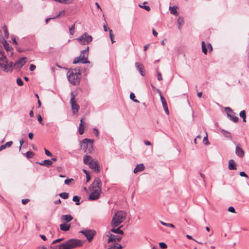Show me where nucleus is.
<instances>
[{
	"label": "nucleus",
	"instance_id": "nucleus-1",
	"mask_svg": "<svg viewBox=\"0 0 249 249\" xmlns=\"http://www.w3.org/2000/svg\"><path fill=\"white\" fill-rule=\"evenodd\" d=\"M101 183L100 179L96 178L93 182L89 186L88 189L85 188V190L90 195L88 197L89 200H97L100 196L101 189L100 186Z\"/></svg>",
	"mask_w": 249,
	"mask_h": 249
},
{
	"label": "nucleus",
	"instance_id": "nucleus-2",
	"mask_svg": "<svg viewBox=\"0 0 249 249\" xmlns=\"http://www.w3.org/2000/svg\"><path fill=\"white\" fill-rule=\"evenodd\" d=\"M83 241L74 238H71L60 244L58 247L59 249H72L76 247L81 246Z\"/></svg>",
	"mask_w": 249,
	"mask_h": 249
},
{
	"label": "nucleus",
	"instance_id": "nucleus-3",
	"mask_svg": "<svg viewBox=\"0 0 249 249\" xmlns=\"http://www.w3.org/2000/svg\"><path fill=\"white\" fill-rule=\"evenodd\" d=\"M67 77L69 81L73 85L79 83L81 79L80 69H71L67 72Z\"/></svg>",
	"mask_w": 249,
	"mask_h": 249
},
{
	"label": "nucleus",
	"instance_id": "nucleus-4",
	"mask_svg": "<svg viewBox=\"0 0 249 249\" xmlns=\"http://www.w3.org/2000/svg\"><path fill=\"white\" fill-rule=\"evenodd\" d=\"M126 213L124 211H118L113 216L111 221L112 227H118L126 218Z\"/></svg>",
	"mask_w": 249,
	"mask_h": 249
},
{
	"label": "nucleus",
	"instance_id": "nucleus-5",
	"mask_svg": "<svg viewBox=\"0 0 249 249\" xmlns=\"http://www.w3.org/2000/svg\"><path fill=\"white\" fill-rule=\"evenodd\" d=\"M0 57V69L5 72H11L13 67V63L8 61L6 56L3 53Z\"/></svg>",
	"mask_w": 249,
	"mask_h": 249
},
{
	"label": "nucleus",
	"instance_id": "nucleus-6",
	"mask_svg": "<svg viewBox=\"0 0 249 249\" xmlns=\"http://www.w3.org/2000/svg\"><path fill=\"white\" fill-rule=\"evenodd\" d=\"M89 50V47H87L85 50L82 51L80 55L74 58L73 63H82L85 64L89 63V61L88 60Z\"/></svg>",
	"mask_w": 249,
	"mask_h": 249
},
{
	"label": "nucleus",
	"instance_id": "nucleus-7",
	"mask_svg": "<svg viewBox=\"0 0 249 249\" xmlns=\"http://www.w3.org/2000/svg\"><path fill=\"white\" fill-rule=\"evenodd\" d=\"M93 140L85 138L81 142V147L85 152L91 153L93 151Z\"/></svg>",
	"mask_w": 249,
	"mask_h": 249
},
{
	"label": "nucleus",
	"instance_id": "nucleus-8",
	"mask_svg": "<svg viewBox=\"0 0 249 249\" xmlns=\"http://www.w3.org/2000/svg\"><path fill=\"white\" fill-rule=\"evenodd\" d=\"M76 40L82 45L88 44L92 40V37L87 33H85Z\"/></svg>",
	"mask_w": 249,
	"mask_h": 249
},
{
	"label": "nucleus",
	"instance_id": "nucleus-9",
	"mask_svg": "<svg viewBox=\"0 0 249 249\" xmlns=\"http://www.w3.org/2000/svg\"><path fill=\"white\" fill-rule=\"evenodd\" d=\"M76 93L74 92H72L71 93V98L70 100V104L71 105V108L73 114L76 113L79 108V105L77 104L75 101V97Z\"/></svg>",
	"mask_w": 249,
	"mask_h": 249
},
{
	"label": "nucleus",
	"instance_id": "nucleus-10",
	"mask_svg": "<svg viewBox=\"0 0 249 249\" xmlns=\"http://www.w3.org/2000/svg\"><path fill=\"white\" fill-rule=\"evenodd\" d=\"M225 110L227 114V116L230 120H232L234 123L238 122V117L236 116L235 113L231 108L226 107Z\"/></svg>",
	"mask_w": 249,
	"mask_h": 249
},
{
	"label": "nucleus",
	"instance_id": "nucleus-11",
	"mask_svg": "<svg viewBox=\"0 0 249 249\" xmlns=\"http://www.w3.org/2000/svg\"><path fill=\"white\" fill-rule=\"evenodd\" d=\"M79 232L83 234L89 242L92 241L95 235L94 231L92 230H83L80 231Z\"/></svg>",
	"mask_w": 249,
	"mask_h": 249
},
{
	"label": "nucleus",
	"instance_id": "nucleus-12",
	"mask_svg": "<svg viewBox=\"0 0 249 249\" xmlns=\"http://www.w3.org/2000/svg\"><path fill=\"white\" fill-rule=\"evenodd\" d=\"M27 61V58L26 57H22L17 61L15 64H13V67L16 69L21 68Z\"/></svg>",
	"mask_w": 249,
	"mask_h": 249
},
{
	"label": "nucleus",
	"instance_id": "nucleus-13",
	"mask_svg": "<svg viewBox=\"0 0 249 249\" xmlns=\"http://www.w3.org/2000/svg\"><path fill=\"white\" fill-rule=\"evenodd\" d=\"M135 66L137 70L140 72L141 75L144 76L145 75V72L144 71V68L142 64L136 62L135 63Z\"/></svg>",
	"mask_w": 249,
	"mask_h": 249
},
{
	"label": "nucleus",
	"instance_id": "nucleus-14",
	"mask_svg": "<svg viewBox=\"0 0 249 249\" xmlns=\"http://www.w3.org/2000/svg\"><path fill=\"white\" fill-rule=\"evenodd\" d=\"M235 153L238 156L240 157H243L244 156V151L240 147L239 144H237L236 146Z\"/></svg>",
	"mask_w": 249,
	"mask_h": 249
},
{
	"label": "nucleus",
	"instance_id": "nucleus-15",
	"mask_svg": "<svg viewBox=\"0 0 249 249\" xmlns=\"http://www.w3.org/2000/svg\"><path fill=\"white\" fill-rule=\"evenodd\" d=\"M122 226L117 227L116 228V227H112V228L110 230V231L115 233L119 234V235H123L124 234V232L123 230H121V228Z\"/></svg>",
	"mask_w": 249,
	"mask_h": 249
},
{
	"label": "nucleus",
	"instance_id": "nucleus-16",
	"mask_svg": "<svg viewBox=\"0 0 249 249\" xmlns=\"http://www.w3.org/2000/svg\"><path fill=\"white\" fill-rule=\"evenodd\" d=\"M121 239L122 237L120 236V235H115L114 234L110 233V242H119L121 240Z\"/></svg>",
	"mask_w": 249,
	"mask_h": 249
},
{
	"label": "nucleus",
	"instance_id": "nucleus-17",
	"mask_svg": "<svg viewBox=\"0 0 249 249\" xmlns=\"http://www.w3.org/2000/svg\"><path fill=\"white\" fill-rule=\"evenodd\" d=\"M36 163L40 165L45 166L47 167H49L50 166L53 164V162L52 161V160H45L41 162H36Z\"/></svg>",
	"mask_w": 249,
	"mask_h": 249
},
{
	"label": "nucleus",
	"instance_id": "nucleus-18",
	"mask_svg": "<svg viewBox=\"0 0 249 249\" xmlns=\"http://www.w3.org/2000/svg\"><path fill=\"white\" fill-rule=\"evenodd\" d=\"M73 219L72 216L70 214L63 215L61 216V221L68 223Z\"/></svg>",
	"mask_w": 249,
	"mask_h": 249
},
{
	"label": "nucleus",
	"instance_id": "nucleus-19",
	"mask_svg": "<svg viewBox=\"0 0 249 249\" xmlns=\"http://www.w3.org/2000/svg\"><path fill=\"white\" fill-rule=\"evenodd\" d=\"M236 163L233 160H230L229 161L228 168L229 170H236Z\"/></svg>",
	"mask_w": 249,
	"mask_h": 249
},
{
	"label": "nucleus",
	"instance_id": "nucleus-20",
	"mask_svg": "<svg viewBox=\"0 0 249 249\" xmlns=\"http://www.w3.org/2000/svg\"><path fill=\"white\" fill-rule=\"evenodd\" d=\"M144 169V166L143 163H141L137 164L136 167L134 168L133 170V173L136 174L138 172H141L143 171Z\"/></svg>",
	"mask_w": 249,
	"mask_h": 249
},
{
	"label": "nucleus",
	"instance_id": "nucleus-21",
	"mask_svg": "<svg viewBox=\"0 0 249 249\" xmlns=\"http://www.w3.org/2000/svg\"><path fill=\"white\" fill-rule=\"evenodd\" d=\"M88 165L89 167L92 170L94 171H98V166L96 161H94L93 160L90 162Z\"/></svg>",
	"mask_w": 249,
	"mask_h": 249
},
{
	"label": "nucleus",
	"instance_id": "nucleus-22",
	"mask_svg": "<svg viewBox=\"0 0 249 249\" xmlns=\"http://www.w3.org/2000/svg\"><path fill=\"white\" fill-rule=\"evenodd\" d=\"M71 227L70 224L63 223L60 225V229L61 231H69Z\"/></svg>",
	"mask_w": 249,
	"mask_h": 249
},
{
	"label": "nucleus",
	"instance_id": "nucleus-23",
	"mask_svg": "<svg viewBox=\"0 0 249 249\" xmlns=\"http://www.w3.org/2000/svg\"><path fill=\"white\" fill-rule=\"evenodd\" d=\"M177 23H178V29L179 30H181L182 26L184 24L183 18L182 17H178V20H177Z\"/></svg>",
	"mask_w": 249,
	"mask_h": 249
},
{
	"label": "nucleus",
	"instance_id": "nucleus-24",
	"mask_svg": "<svg viewBox=\"0 0 249 249\" xmlns=\"http://www.w3.org/2000/svg\"><path fill=\"white\" fill-rule=\"evenodd\" d=\"M92 160V158L89 155H85L83 158L84 163L87 165H88Z\"/></svg>",
	"mask_w": 249,
	"mask_h": 249
},
{
	"label": "nucleus",
	"instance_id": "nucleus-25",
	"mask_svg": "<svg viewBox=\"0 0 249 249\" xmlns=\"http://www.w3.org/2000/svg\"><path fill=\"white\" fill-rule=\"evenodd\" d=\"M3 47L7 52H11L12 50V48L9 46V44L7 43L5 39H4L2 42Z\"/></svg>",
	"mask_w": 249,
	"mask_h": 249
},
{
	"label": "nucleus",
	"instance_id": "nucleus-26",
	"mask_svg": "<svg viewBox=\"0 0 249 249\" xmlns=\"http://www.w3.org/2000/svg\"><path fill=\"white\" fill-rule=\"evenodd\" d=\"M177 8H178V7L176 5H174L172 7L170 6L169 8V9L170 11V13L174 15H178Z\"/></svg>",
	"mask_w": 249,
	"mask_h": 249
},
{
	"label": "nucleus",
	"instance_id": "nucleus-27",
	"mask_svg": "<svg viewBox=\"0 0 249 249\" xmlns=\"http://www.w3.org/2000/svg\"><path fill=\"white\" fill-rule=\"evenodd\" d=\"M13 143L12 141L7 142L4 144H3L0 146V151L5 149L6 147H10Z\"/></svg>",
	"mask_w": 249,
	"mask_h": 249
},
{
	"label": "nucleus",
	"instance_id": "nucleus-28",
	"mask_svg": "<svg viewBox=\"0 0 249 249\" xmlns=\"http://www.w3.org/2000/svg\"><path fill=\"white\" fill-rule=\"evenodd\" d=\"M201 46H202V50L203 53L206 54L208 52L207 50V45H205V42L204 41H202L201 43Z\"/></svg>",
	"mask_w": 249,
	"mask_h": 249
},
{
	"label": "nucleus",
	"instance_id": "nucleus-29",
	"mask_svg": "<svg viewBox=\"0 0 249 249\" xmlns=\"http://www.w3.org/2000/svg\"><path fill=\"white\" fill-rule=\"evenodd\" d=\"M3 30L4 34V37L5 38H8L9 37V34L6 26H4L3 27Z\"/></svg>",
	"mask_w": 249,
	"mask_h": 249
},
{
	"label": "nucleus",
	"instance_id": "nucleus-30",
	"mask_svg": "<svg viewBox=\"0 0 249 249\" xmlns=\"http://www.w3.org/2000/svg\"><path fill=\"white\" fill-rule=\"evenodd\" d=\"M162 107H163L164 110L165 112L166 113V114L167 115L169 114V112L167 103L163 102V104H162Z\"/></svg>",
	"mask_w": 249,
	"mask_h": 249
},
{
	"label": "nucleus",
	"instance_id": "nucleus-31",
	"mask_svg": "<svg viewBox=\"0 0 249 249\" xmlns=\"http://www.w3.org/2000/svg\"><path fill=\"white\" fill-rule=\"evenodd\" d=\"M156 90L157 91V92H158V93H159V95L160 96V100H161V102L162 104H163V102H166V101H165V99L164 98V97L162 95L161 91L159 89H156Z\"/></svg>",
	"mask_w": 249,
	"mask_h": 249
},
{
	"label": "nucleus",
	"instance_id": "nucleus-32",
	"mask_svg": "<svg viewBox=\"0 0 249 249\" xmlns=\"http://www.w3.org/2000/svg\"><path fill=\"white\" fill-rule=\"evenodd\" d=\"M59 196L62 198L66 199L69 197V194L66 192L59 194Z\"/></svg>",
	"mask_w": 249,
	"mask_h": 249
},
{
	"label": "nucleus",
	"instance_id": "nucleus-33",
	"mask_svg": "<svg viewBox=\"0 0 249 249\" xmlns=\"http://www.w3.org/2000/svg\"><path fill=\"white\" fill-rule=\"evenodd\" d=\"M72 200L75 202V204L78 205L80 204V197L77 196H75L73 197Z\"/></svg>",
	"mask_w": 249,
	"mask_h": 249
},
{
	"label": "nucleus",
	"instance_id": "nucleus-34",
	"mask_svg": "<svg viewBox=\"0 0 249 249\" xmlns=\"http://www.w3.org/2000/svg\"><path fill=\"white\" fill-rule=\"evenodd\" d=\"M222 134L227 138H231L230 133L229 132H227L224 130H222Z\"/></svg>",
	"mask_w": 249,
	"mask_h": 249
},
{
	"label": "nucleus",
	"instance_id": "nucleus-35",
	"mask_svg": "<svg viewBox=\"0 0 249 249\" xmlns=\"http://www.w3.org/2000/svg\"><path fill=\"white\" fill-rule=\"evenodd\" d=\"M85 125H79L78 128V132L80 135H82L84 133L85 130Z\"/></svg>",
	"mask_w": 249,
	"mask_h": 249
},
{
	"label": "nucleus",
	"instance_id": "nucleus-36",
	"mask_svg": "<svg viewBox=\"0 0 249 249\" xmlns=\"http://www.w3.org/2000/svg\"><path fill=\"white\" fill-rule=\"evenodd\" d=\"M160 223L164 225V226H166L167 227H171V228H175V226L171 224V223H165L164 222H163V221H160Z\"/></svg>",
	"mask_w": 249,
	"mask_h": 249
},
{
	"label": "nucleus",
	"instance_id": "nucleus-37",
	"mask_svg": "<svg viewBox=\"0 0 249 249\" xmlns=\"http://www.w3.org/2000/svg\"><path fill=\"white\" fill-rule=\"evenodd\" d=\"M54 234V231L52 229H51L49 231V233H47V235L49 238H52L53 237Z\"/></svg>",
	"mask_w": 249,
	"mask_h": 249
},
{
	"label": "nucleus",
	"instance_id": "nucleus-38",
	"mask_svg": "<svg viewBox=\"0 0 249 249\" xmlns=\"http://www.w3.org/2000/svg\"><path fill=\"white\" fill-rule=\"evenodd\" d=\"M25 156L28 159L31 158L33 156V153L31 151H28L26 153Z\"/></svg>",
	"mask_w": 249,
	"mask_h": 249
},
{
	"label": "nucleus",
	"instance_id": "nucleus-39",
	"mask_svg": "<svg viewBox=\"0 0 249 249\" xmlns=\"http://www.w3.org/2000/svg\"><path fill=\"white\" fill-rule=\"evenodd\" d=\"M75 24L69 28L70 33L73 35L74 33Z\"/></svg>",
	"mask_w": 249,
	"mask_h": 249
},
{
	"label": "nucleus",
	"instance_id": "nucleus-40",
	"mask_svg": "<svg viewBox=\"0 0 249 249\" xmlns=\"http://www.w3.org/2000/svg\"><path fill=\"white\" fill-rule=\"evenodd\" d=\"M160 247L162 249H165L167 248V245L164 242H160L159 243Z\"/></svg>",
	"mask_w": 249,
	"mask_h": 249
},
{
	"label": "nucleus",
	"instance_id": "nucleus-41",
	"mask_svg": "<svg viewBox=\"0 0 249 249\" xmlns=\"http://www.w3.org/2000/svg\"><path fill=\"white\" fill-rule=\"evenodd\" d=\"M17 83L18 86H21L23 85V82L22 79L20 78H18L17 79Z\"/></svg>",
	"mask_w": 249,
	"mask_h": 249
},
{
	"label": "nucleus",
	"instance_id": "nucleus-42",
	"mask_svg": "<svg viewBox=\"0 0 249 249\" xmlns=\"http://www.w3.org/2000/svg\"><path fill=\"white\" fill-rule=\"evenodd\" d=\"M239 116L242 118H246V111L245 110L241 111L239 113Z\"/></svg>",
	"mask_w": 249,
	"mask_h": 249
},
{
	"label": "nucleus",
	"instance_id": "nucleus-43",
	"mask_svg": "<svg viewBox=\"0 0 249 249\" xmlns=\"http://www.w3.org/2000/svg\"><path fill=\"white\" fill-rule=\"evenodd\" d=\"M64 13H65V10H62V11H60L57 16H56L54 17H53V18H59L62 14H64Z\"/></svg>",
	"mask_w": 249,
	"mask_h": 249
},
{
	"label": "nucleus",
	"instance_id": "nucleus-44",
	"mask_svg": "<svg viewBox=\"0 0 249 249\" xmlns=\"http://www.w3.org/2000/svg\"><path fill=\"white\" fill-rule=\"evenodd\" d=\"M112 32V30H110V39L111 41V43H113L114 42H115V41L114 40V36H113V34L111 33Z\"/></svg>",
	"mask_w": 249,
	"mask_h": 249
},
{
	"label": "nucleus",
	"instance_id": "nucleus-45",
	"mask_svg": "<svg viewBox=\"0 0 249 249\" xmlns=\"http://www.w3.org/2000/svg\"><path fill=\"white\" fill-rule=\"evenodd\" d=\"M114 247L116 248V249H122V246L118 243H114Z\"/></svg>",
	"mask_w": 249,
	"mask_h": 249
},
{
	"label": "nucleus",
	"instance_id": "nucleus-46",
	"mask_svg": "<svg viewBox=\"0 0 249 249\" xmlns=\"http://www.w3.org/2000/svg\"><path fill=\"white\" fill-rule=\"evenodd\" d=\"M44 150H45V154L47 156L51 157L52 156V154L49 150H48L46 148H44Z\"/></svg>",
	"mask_w": 249,
	"mask_h": 249
},
{
	"label": "nucleus",
	"instance_id": "nucleus-47",
	"mask_svg": "<svg viewBox=\"0 0 249 249\" xmlns=\"http://www.w3.org/2000/svg\"><path fill=\"white\" fill-rule=\"evenodd\" d=\"M157 79L159 81H161L162 80L161 74L160 72L157 73Z\"/></svg>",
	"mask_w": 249,
	"mask_h": 249
},
{
	"label": "nucleus",
	"instance_id": "nucleus-48",
	"mask_svg": "<svg viewBox=\"0 0 249 249\" xmlns=\"http://www.w3.org/2000/svg\"><path fill=\"white\" fill-rule=\"evenodd\" d=\"M228 211L232 213H235V209L232 206H231L228 208Z\"/></svg>",
	"mask_w": 249,
	"mask_h": 249
},
{
	"label": "nucleus",
	"instance_id": "nucleus-49",
	"mask_svg": "<svg viewBox=\"0 0 249 249\" xmlns=\"http://www.w3.org/2000/svg\"><path fill=\"white\" fill-rule=\"evenodd\" d=\"M139 6L140 7L143 8V9H144L145 10H147V11H149L150 10V7H149V6H145V5H144V6H142V5H140V4Z\"/></svg>",
	"mask_w": 249,
	"mask_h": 249
},
{
	"label": "nucleus",
	"instance_id": "nucleus-50",
	"mask_svg": "<svg viewBox=\"0 0 249 249\" xmlns=\"http://www.w3.org/2000/svg\"><path fill=\"white\" fill-rule=\"evenodd\" d=\"M203 142H205V144H208L209 143L208 140V136L207 134L206 133V136L204 137L203 138Z\"/></svg>",
	"mask_w": 249,
	"mask_h": 249
},
{
	"label": "nucleus",
	"instance_id": "nucleus-51",
	"mask_svg": "<svg viewBox=\"0 0 249 249\" xmlns=\"http://www.w3.org/2000/svg\"><path fill=\"white\" fill-rule=\"evenodd\" d=\"M73 179L72 178H71V179H66L65 180V183L66 184H67V185L70 184V183H71L72 181H73Z\"/></svg>",
	"mask_w": 249,
	"mask_h": 249
},
{
	"label": "nucleus",
	"instance_id": "nucleus-52",
	"mask_svg": "<svg viewBox=\"0 0 249 249\" xmlns=\"http://www.w3.org/2000/svg\"><path fill=\"white\" fill-rule=\"evenodd\" d=\"M63 240H64V239H63V238H58V239H56V240H54V241L53 242L52 244H56V243H57V242H61V241H63Z\"/></svg>",
	"mask_w": 249,
	"mask_h": 249
},
{
	"label": "nucleus",
	"instance_id": "nucleus-53",
	"mask_svg": "<svg viewBox=\"0 0 249 249\" xmlns=\"http://www.w3.org/2000/svg\"><path fill=\"white\" fill-rule=\"evenodd\" d=\"M36 68V67L35 65L31 64L30 66V70L31 71H34L35 70Z\"/></svg>",
	"mask_w": 249,
	"mask_h": 249
},
{
	"label": "nucleus",
	"instance_id": "nucleus-54",
	"mask_svg": "<svg viewBox=\"0 0 249 249\" xmlns=\"http://www.w3.org/2000/svg\"><path fill=\"white\" fill-rule=\"evenodd\" d=\"M130 98L131 100H134L135 98V94L133 92H131L130 94Z\"/></svg>",
	"mask_w": 249,
	"mask_h": 249
},
{
	"label": "nucleus",
	"instance_id": "nucleus-55",
	"mask_svg": "<svg viewBox=\"0 0 249 249\" xmlns=\"http://www.w3.org/2000/svg\"><path fill=\"white\" fill-rule=\"evenodd\" d=\"M37 120L39 124H42V119L40 115L38 114L37 116Z\"/></svg>",
	"mask_w": 249,
	"mask_h": 249
},
{
	"label": "nucleus",
	"instance_id": "nucleus-56",
	"mask_svg": "<svg viewBox=\"0 0 249 249\" xmlns=\"http://www.w3.org/2000/svg\"><path fill=\"white\" fill-rule=\"evenodd\" d=\"M207 50L209 49V51H212V50H213L212 46L211 45V44L210 43H208L207 44Z\"/></svg>",
	"mask_w": 249,
	"mask_h": 249
},
{
	"label": "nucleus",
	"instance_id": "nucleus-57",
	"mask_svg": "<svg viewBox=\"0 0 249 249\" xmlns=\"http://www.w3.org/2000/svg\"><path fill=\"white\" fill-rule=\"evenodd\" d=\"M29 201V199H23L22 200L21 202L23 204H26Z\"/></svg>",
	"mask_w": 249,
	"mask_h": 249
},
{
	"label": "nucleus",
	"instance_id": "nucleus-58",
	"mask_svg": "<svg viewBox=\"0 0 249 249\" xmlns=\"http://www.w3.org/2000/svg\"><path fill=\"white\" fill-rule=\"evenodd\" d=\"M239 175L241 177H248L247 175L244 172H240Z\"/></svg>",
	"mask_w": 249,
	"mask_h": 249
},
{
	"label": "nucleus",
	"instance_id": "nucleus-59",
	"mask_svg": "<svg viewBox=\"0 0 249 249\" xmlns=\"http://www.w3.org/2000/svg\"><path fill=\"white\" fill-rule=\"evenodd\" d=\"M23 142H24V141L22 139H21L20 141H19V143H20V146H19V150H20L21 149V146L22 145V144H23Z\"/></svg>",
	"mask_w": 249,
	"mask_h": 249
},
{
	"label": "nucleus",
	"instance_id": "nucleus-60",
	"mask_svg": "<svg viewBox=\"0 0 249 249\" xmlns=\"http://www.w3.org/2000/svg\"><path fill=\"white\" fill-rule=\"evenodd\" d=\"M12 40L13 42L15 44H16V45H17V41H16V37H14V36H12Z\"/></svg>",
	"mask_w": 249,
	"mask_h": 249
},
{
	"label": "nucleus",
	"instance_id": "nucleus-61",
	"mask_svg": "<svg viewBox=\"0 0 249 249\" xmlns=\"http://www.w3.org/2000/svg\"><path fill=\"white\" fill-rule=\"evenodd\" d=\"M39 236L44 241H46L47 240L46 237L44 235L40 234Z\"/></svg>",
	"mask_w": 249,
	"mask_h": 249
},
{
	"label": "nucleus",
	"instance_id": "nucleus-62",
	"mask_svg": "<svg viewBox=\"0 0 249 249\" xmlns=\"http://www.w3.org/2000/svg\"><path fill=\"white\" fill-rule=\"evenodd\" d=\"M28 136H29V138L30 140L33 139V137H34V134H33V133H29Z\"/></svg>",
	"mask_w": 249,
	"mask_h": 249
},
{
	"label": "nucleus",
	"instance_id": "nucleus-63",
	"mask_svg": "<svg viewBox=\"0 0 249 249\" xmlns=\"http://www.w3.org/2000/svg\"><path fill=\"white\" fill-rule=\"evenodd\" d=\"M144 143L146 145H151V142L149 141H144Z\"/></svg>",
	"mask_w": 249,
	"mask_h": 249
},
{
	"label": "nucleus",
	"instance_id": "nucleus-64",
	"mask_svg": "<svg viewBox=\"0 0 249 249\" xmlns=\"http://www.w3.org/2000/svg\"><path fill=\"white\" fill-rule=\"evenodd\" d=\"M152 33L155 36H158V33L154 29H153Z\"/></svg>",
	"mask_w": 249,
	"mask_h": 249
}]
</instances>
